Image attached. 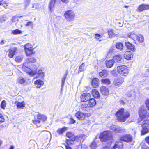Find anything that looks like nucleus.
I'll list each match as a JSON object with an SVG mask.
<instances>
[{
	"mask_svg": "<svg viewBox=\"0 0 149 149\" xmlns=\"http://www.w3.org/2000/svg\"><path fill=\"white\" fill-rule=\"evenodd\" d=\"M116 47L117 49L120 50H122L123 48V45L121 43H118L116 44Z\"/></svg>",
	"mask_w": 149,
	"mask_h": 149,
	"instance_id": "42",
	"label": "nucleus"
},
{
	"mask_svg": "<svg viewBox=\"0 0 149 149\" xmlns=\"http://www.w3.org/2000/svg\"><path fill=\"white\" fill-rule=\"evenodd\" d=\"M4 4H6L5 3V2L3 0H0V5H3Z\"/></svg>",
	"mask_w": 149,
	"mask_h": 149,
	"instance_id": "60",
	"label": "nucleus"
},
{
	"mask_svg": "<svg viewBox=\"0 0 149 149\" xmlns=\"http://www.w3.org/2000/svg\"><path fill=\"white\" fill-rule=\"evenodd\" d=\"M91 95L88 93H83L81 96V100L82 102H86L90 99Z\"/></svg>",
	"mask_w": 149,
	"mask_h": 149,
	"instance_id": "9",
	"label": "nucleus"
},
{
	"mask_svg": "<svg viewBox=\"0 0 149 149\" xmlns=\"http://www.w3.org/2000/svg\"><path fill=\"white\" fill-rule=\"evenodd\" d=\"M25 52L27 56H29L30 55H32L33 54H34L35 52L34 50L33 49L30 50L25 49Z\"/></svg>",
	"mask_w": 149,
	"mask_h": 149,
	"instance_id": "32",
	"label": "nucleus"
},
{
	"mask_svg": "<svg viewBox=\"0 0 149 149\" xmlns=\"http://www.w3.org/2000/svg\"><path fill=\"white\" fill-rule=\"evenodd\" d=\"M100 91L101 93L105 96L109 94V91L108 88L105 86H102L100 88Z\"/></svg>",
	"mask_w": 149,
	"mask_h": 149,
	"instance_id": "13",
	"label": "nucleus"
},
{
	"mask_svg": "<svg viewBox=\"0 0 149 149\" xmlns=\"http://www.w3.org/2000/svg\"><path fill=\"white\" fill-rule=\"evenodd\" d=\"M17 82L18 83L24 85H25L27 84L26 80L22 77H19L17 79Z\"/></svg>",
	"mask_w": 149,
	"mask_h": 149,
	"instance_id": "20",
	"label": "nucleus"
},
{
	"mask_svg": "<svg viewBox=\"0 0 149 149\" xmlns=\"http://www.w3.org/2000/svg\"><path fill=\"white\" fill-rule=\"evenodd\" d=\"M67 128L66 127H64L62 128H59L57 130V133L61 134H63L65 131H66Z\"/></svg>",
	"mask_w": 149,
	"mask_h": 149,
	"instance_id": "34",
	"label": "nucleus"
},
{
	"mask_svg": "<svg viewBox=\"0 0 149 149\" xmlns=\"http://www.w3.org/2000/svg\"><path fill=\"white\" fill-rule=\"evenodd\" d=\"M132 139L131 135L125 134L121 137L120 140H132Z\"/></svg>",
	"mask_w": 149,
	"mask_h": 149,
	"instance_id": "30",
	"label": "nucleus"
},
{
	"mask_svg": "<svg viewBox=\"0 0 149 149\" xmlns=\"http://www.w3.org/2000/svg\"><path fill=\"white\" fill-rule=\"evenodd\" d=\"M56 1V0H51V1L49 6V8L51 12L53 11L54 8L55 4Z\"/></svg>",
	"mask_w": 149,
	"mask_h": 149,
	"instance_id": "29",
	"label": "nucleus"
},
{
	"mask_svg": "<svg viewBox=\"0 0 149 149\" xmlns=\"http://www.w3.org/2000/svg\"><path fill=\"white\" fill-rule=\"evenodd\" d=\"M114 49L113 48H111L109 50V53H111L112 52H113V51Z\"/></svg>",
	"mask_w": 149,
	"mask_h": 149,
	"instance_id": "62",
	"label": "nucleus"
},
{
	"mask_svg": "<svg viewBox=\"0 0 149 149\" xmlns=\"http://www.w3.org/2000/svg\"><path fill=\"white\" fill-rule=\"evenodd\" d=\"M92 94L95 98H98L100 97V94L96 89H93L92 91Z\"/></svg>",
	"mask_w": 149,
	"mask_h": 149,
	"instance_id": "23",
	"label": "nucleus"
},
{
	"mask_svg": "<svg viewBox=\"0 0 149 149\" xmlns=\"http://www.w3.org/2000/svg\"><path fill=\"white\" fill-rule=\"evenodd\" d=\"M75 122V121L72 118H70V123L71 124H74Z\"/></svg>",
	"mask_w": 149,
	"mask_h": 149,
	"instance_id": "59",
	"label": "nucleus"
},
{
	"mask_svg": "<svg viewBox=\"0 0 149 149\" xmlns=\"http://www.w3.org/2000/svg\"><path fill=\"white\" fill-rule=\"evenodd\" d=\"M9 149H14V147L13 146H10Z\"/></svg>",
	"mask_w": 149,
	"mask_h": 149,
	"instance_id": "63",
	"label": "nucleus"
},
{
	"mask_svg": "<svg viewBox=\"0 0 149 149\" xmlns=\"http://www.w3.org/2000/svg\"><path fill=\"white\" fill-rule=\"evenodd\" d=\"M17 49L16 47L13 48L9 49V52L8 56L10 58H12L15 55V52L16 51Z\"/></svg>",
	"mask_w": 149,
	"mask_h": 149,
	"instance_id": "16",
	"label": "nucleus"
},
{
	"mask_svg": "<svg viewBox=\"0 0 149 149\" xmlns=\"http://www.w3.org/2000/svg\"><path fill=\"white\" fill-rule=\"evenodd\" d=\"M89 107L88 104L86 103L82 104L81 106V108L82 110L84 111L86 110Z\"/></svg>",
	"mask_w": 149,
	"mask_h": 149,
	"instance_id": "45",
	"label": "nucleus"
},
{
	"mask_svg": "<svg viewBox=\"0 0 149 149\" xmlns=\"http://www.w3.org/2000/svg\"><path fill=\"white\" fill-rule=\"evenodd\" d=\"M45 139L51 140V135L50 132L48 131H46L45 134Z\"/></svg>",
	"mask_w": 149,
	"mask_h": 149,
	"instance_id": "36",
	"label": "nucleus"
},
{
	"mask_svg": "<svg viewBox=\"0 0 149 149\" xmlns=\"http://www.w3.org/2000/svg\"><path fill=\"white\" fill-rule=\"evenodd\" d=\"M74 141V140H66V142L67 143V145L65 146V149H72V148L69 146H71L73 144Z\"/></svg>",
	"mask_w": 149,
	"mask_h": 149,
	"instance_id": "25",
	"label": "nucleus"
},
{
	"mask_svg": "<svg viewBox=\"0 0 149 149\" xmlns=\"http://www.w3.org/2000/svg\"><path fill=\"white\" fill-rule=\"evenodd\" d=\"M139 116L142 120L149 116V113L146 112V108L143 106L139 108Z\"/></svg>",
	"mask_w": 149,
	"mask_h": 149,
	"instance_id": "8",
	"label": "nucleus"
},
{
	"mask_svg": "<svg viewBox=\"0 0 149 149\" xmlns=\"http://www.w3.org/2000/svg\"><path fill=\"white\" fill-rule=\"evenodd\" d=\"M98 79L96 78L93 79L92 81V85L94 88L97 87L99 85Z\"/></svg>",
	"mask_w": 149,
	"mask_h": 149,
	"instance_id": "26",
	"label": "nucleus"
},
{
	"mask_svg": "<svg viewBox=\"0 0 149 149\" xmlns=\"http://www.w3.org/2000/svg\"><path fill=\"white\" fill-rule=\"evenodd\" d=\"M141 149H149V147L145 144H142Z\"/></svg>",
	"mask_w": 149,
	"mask_h": 149,
	"instance_id": "53",
	"label": "nucleus"
},
{
	"mask_svg": "<svg viewBox=\"0 0 149 149\" xmlns=\"http://www.w3.org/2000/svg\"><path fill=\"white\" fill-rule=\"evenodd\" d=\"M88 104L89 105V107H93L96 104V102L95 99L93 98H90L88 101Z\"/></svg>",
	"mask_w": 149,
	"mask_h": 149,
	"instance_id": "17",
	"label": "nucleus"
},
{
	"mask_svg": "<svg viewBox=\"0 0 149 149\" xmlns=\"http://www.w3.org/2000/svg\"><path fill=\"white\" fill-rule=\"evenodd\" d=\"M5 21V17L3 16L0 17V23H2Z\"/></svg>",
	"mask_w": 149,
	"mask_h": 149,
	"instance_id": "55",
	"label": "nucleus"
},
{
	"mask_svg": "<svg viewBox=\"0 0 149 149\" xmlns=\"http://www.w3.org/2000/svg\"><path fill=\"white\" fill-rule=\"evenodd\" d=\"M25 50V49L30 50L33 49V46L31 44L29 43L25 45L24 47Z\"/></svg>",
	"mask_w": 149,
	"mask_h": 149,
	"instance_id": "41",
	"label": "nucleus"
},
{
	"mask_svg": "<svg viewBox=\"0 0 149 149\" xmlns=\"http://www.w3.org/2000/svg\"><path fill=\"white\" fill-rule=\"evenodd\" d=\"M128 37L134 41L137 40L138 39V36L133 33H130L128 34Z\"/></svg>",
	"mask_w": 149,
	"mask_h": 149,
	"instance_id": "24",
	"label": "nucleus"
},
{
	"mask_svg": "<svg viewBox=\"0 0 149 149\" xmlns=\"http://www.w3.org/2000/svg\"><path fill=\"white\" fill-rule=\"evenodd\" d=\"M112 130L114 132L116 133L124 131V129H122L120 127H116L115 125L112 127Z\"/></svg>",
	"mask_w": 149,
	"mask_h": 149,
	"instance_id": "28",
	"label": "nucleus"
},
{
	"mask_svg": "<svg viewBox=\"0 0 149 149\" xmlns=\"http://www.w3.org/2000/svg\"><path fill=\"white\" fill-rule=\"evenodd\" d=\"M4 120L3 116L1 114H0V123L4 122Z\"/></svg>",
	"mask_w": 149,
	"mask_h": 149,
	"instance_id": "56",
	"label": "nucleus"
},
{
	"mask_svg": "<svg viewBox=\"0 0 149 149\" xmlns=\"http://www.w3.org/2000/svg\"><path fill=\"white\" fill-rule=\"evenodd\" d=\"M112 138V132L109 131H105L101 133L100 135H97L95 139H98L100 140H111Z\"/></svg>",
	"mask_w": 149,
	"mask_h": 149,
	"instance_id": "3",
	"label": "nucleus"
},
{
	"mask_svg": "<svg viewBox=\"0 0 149 149\" xmlns=\"http://www.w3.org/2000/svg\"><path fill=\"white\" fill-rule=\"evenodd\" d=\"M36 70L37 71V73L36 74H37V75L36 77H35L33 78V79H36L37 78L40 77H43L45 76V73L43 72L41 70H39L38 71Z\"/></svg>",
	"mask_w": 149,
	"mask_h": 149,
	"instance_id": "21",
	"label": "nucleus"
},
{
	"mask_svg": "<svg viewBox=\"0 0 149 149\" xmlns=\"http://www.w3.org/2000/svg\"><path fill=\"white\" fill-rule=\"evenodd\" d=\"M114 61L113 60H110L107 61L106 62V65L108 68H110L112 67L114 64Z\"/></svg>",
	"mask_w": 149,
	"mask_h": 149,
	"instance_id": "31",
	"label": "nucleus"
},
{
	"mask_svg": "<svg viewBox=\"0 0 149 149\" xmlns=\"http://www.w3.org/2000/svg\"><path fill=\"white\" fill-rule=\"evenodd\" d=\"M36 61V59L34 57H31L29 58L26 61V62L23 64L22 68L31 77L34 76L37 72L36 70L38 69L37 66H35L34 68H29V63H33Z\"/></svg>",
	"mask_w": 149,
	"mask_h": 149,
	"instance_id": "1",
	"label": "nucleus"
},
{
	"mask_svg": "<svg viewBox=\"0 0 149 149\" xmlns=\"http://www.w3.org/2000/svg\"><path fill=\"white\" fill-rule=\"evenodd\" d=\"M11 33L14 35L20 34L22 33V31L19 29H16L12 31Z\"/></svg>",
	"mask_w": 149,
	"mask_h": 149,
	"instance_id": "39",
	"label": "nucleus"
},
{
	"mask_svg": "<svg viewBox=\"0 0 149 149\" xmlns=\"http://www.w3.org/2000/svg\"><path fill=\"white\" fill-rule=\"evenodd\" d=\"M23 58V55L18 56L16 57L15 61L17 62H20L22 61Z\"/></svg>",
	"mask_w": 149,
	"mask_h": 149,
	"instance_id": "43",
	"label": "nucleus"
},
{
	"mask_svg": "<svg viewBox=\"0 0 149 149\" xmlns=\"http://www.w3.org/2000/svg\"><path fill=\"white\" fill-rule=\"evenodd\" d=\"M108 72L105 70H103L101 72L99 73V75L100 76H106L108 75Z\"/></svg>",
	"mask_w": 149,
	"mask_h": 149,
	"instance_id": "38",
	"label": "nucleus"
},
{
	"mask_svg": "<svg viewBox=\"0 0 149 149\" xmlns=\"http://www.w3.org/2000/svg\"><path fill=\"white\" fill-rule=\"evenodd\" d=\"M34 84L36 85H37V88H40L43 85L44 83L42 81L39 79L35 81Z\"/></svg>",
	"mask_w": 149,
	"mask_h": 149,
	"instance_id": "27",
	"label": "nucleus"
},
{
	"mask_svg": "<svg viewBox=\"0 0 149 149\" xmlns=\"http://www.w3.org/2000/svg\"><path fill=\"white\" fill-rule=\"evenodd\" d=\"M40 8L39 5L38 3H35L33 4L32 8V10L38 9Z\"/></svg>",
	"mask_w": 149,
	"mask_h": 149,
	"instance_id": "48",
	"label": "nucleus"
},
{
	"mask_svg": "<svg viewBox=\"0 0 149 149\" xmlns=\"http://www.w3.org/2000/svg\"><path fill=\"white\" fill-rule=\"evenodd\" d=\"M90 148L92 149H96L97 147V145L93 140L90 146Z\"/></svg>",
	"mask_w": 149,
	"mask_h": 149,
	"instance_id": "40",
	"label": "nucleus"
},
{
	"mask_svg": "<svg viewBox=\"0 0 149 149\" xmlns=\"http://www.w3.org/2000/svg\"><path fill=\"white\" fill-rule=\"evenodd\" d=\"M118 72L122 75H126L129 72L127 67L125 65L118 66L117 67Z\"/></svg>",
	"mask_w": 149,
	"mask_h": 149,
	"instance_id": "7",
	"label": "nucleus"
},
{
	"mask_svg": "<svg viewBox=\"0 0 149 149\" xmlns=\"http://www.w3.org/2000/svg\"><path fill=\"white\" fill-rule=\"evenodd\" d=\"M95 38L97 39V40L99 41H101V38H102V36L100 34H96L95 35Z\"/></svg>",
	"mask_w": 149,
	"mask_h": 149,
	"instance_id": "50",
	"label": "nucleus"
},
{
	"mask_svg": "<svg viewBox=\"0 0 149 149\" xmlns=\"http://www.w3.org/2000/svg\"><path fill=\"white\" fill-rule=\"evenodd\" d=\"M6 102L5 100L3 101L1 104V107L2 108L4 109L6 107Z\"/></svg>",
	"mask_w": 149,
	"mask_h": 149,
	"instance_id": "51",
	"label": "nucleus"
},
{
	"mask_svg": "<svg viewBox=\"0 0 149 149\" xmlns=\"http://www.w3.org/2000/svg\"><path fill=\"white\" fill-rule=\"evenodd\" d=\"M47 119V117L45 115H42V117L41 118V120L43 121H45Z\"/></svg>",
	"mask_w": 149,
	"mask_h": 149,
	"instance_id": "58",
	"label": "nucleus"
},
{
	"mask_svg": "<svg viewBox=\"0 0 149 149\" xmlns=\"http://www.w3.org/2000/svg\"><path fill=\"white\" fill-rule=\"evenodd\" d=\"M42 117V115L38 113L37 115V119L33 121V123L34 124L37 125L38 127H40V125H38V124L40 123V120H41V118Z\"/></svg>",
	"mask_w": 149,
	"mask_h": 149,
	"instance_id": "22",
	"label": "nucleus"
},
{
	"mask_svg": "<svg viewBox=\"0 0 149 149\" xmlns=\"http://www.w3.org/2000/svg\"><path fill=\"white\" fill-rule=\"evenodd\" d=\"M85 65L82 63L79 67V72L83 71L85 70Z\"/></svg>",
	"mask_w": 149,
	"mask_h": 149,
	"instance_id": "46",
	"label": "nucleus"
},
{
	"mask_svg": "<svg viewBox=\"0 0 149 149\" xmlns=\"http://www.w3.org/2000/svg\"><path fill=\"white\" fill-rule=\"evenodd\" d=\"M66 136L67 137L72 140V139H74V140H77L78 139L79 140L81 139H85L86 136L84 134H80L79 135L74 136V135L72 133L68 132H67L66 134Z\"/></svg>",
	"mask_w": 149,
	"mask_h": 149,
	"instance_id": "6",
	"label": "nucleus"
},
{
	"mask_svg": "<svg viewBox=\"0 0 149 149\" xmlns=\"http://www.w3.org/2000/svg\"><path fill=\"white\" fill-rule=\"evenodd\" d=\"M122 58L121 56L120 55H117L114 56L113 57V60L114 62H118L121 60Z\"/></svg>",
	"mask_w": 149,
	"mask_h": 149,
	"instance_id": "35",
	"label": "nucleus"
},
{
	"mask_svg": "<svg viewBox=\"0 0 149 149\" xmlns=\"http://www.w3.org/2000/svg\"><path fill=\"white\" fill-rule=\"evenodd\" d=\"M4 41L3 40H2L1 42H0V44L1 45H3V44H4Z\"/></svg>",
	"mask_w": 149,
	"mask_h": 149,
	"instance_id": "64",
	"label": "nucleus"
},
{
	"mask_svg": "<svg viewBox=\"0 0 149 149\" xmlns=\"http://www.w3.org/2000/svg\"><path fill=\"white\" fill-rule=\"evenodd\" d=\"M64 16L67 21L71 22L74 20L75 14L74 11L72 10L66 11L64 13Z\"/></svg>",
	"mask_w": 149,
	"mask_h": 149,
	"instance_id": "4",
	"label": "nucleus"
},
{
	"mask_svg": "<svg viewBox=\"0 0 149 149\" xmlns=\"http://www.w3.org/2000/svg\"><path fill=\"white\" fill-rule=\"evenodd\" d=\"M86 114L80 112H77L75 115V116L80 120H84Z\"/></svg>",
	"mask_w": 149,
	"mask_h": 149,
	"instance_id": "11",
	"label": "nucleus"
},
{
	"mask_svg": "<svg viewBox=\"0 0 149 149\" xmlns=\"http://www.w3.org/2000/svg\"><path fill=\"white\" fill-rule=\"evenodd\" d=\"M33 22L32 21H29L26 24V26H30L31 27H33Z\"/></svg>",
	"mask_w": 149,
	"mask_h": 149,
	"instance_id": "52",
	"label": "nucleus"
},
{
	"mask_svg": "<svg viewBox=\"0 0 149 149\" xmlns=\"http://www.w3.org/2000/svg\"><path fill=\"white\" fill-rule=\"evenodd\" d=\"M133 93V91H129L126 93V95L128 97H130L132 95Z\"/></svg>",
	"mask_w": 149,
	"mask_h": 149,
	"instance_id": "54",
	"label": "nucleus"
},
{
	"mask_svg": "<svg viewBox=\"0 0 149 149\" xmlns=\"http://www.w3.org/2000/svg\"><path fill=\"white\" fill-rule=\"evenodd\" d=\"M125 44L127 48L133 51H134L135 50V47L133 45L128 42H125Z\"/></svg>",
	"mask_w": 149,
	"mask_h": 149,
	"instance_id": "19",
	"label": "nucleus"
},
{
	"mask_svg": "<svg viewBox=\"0 0 149 149\" xmlns=\"http://www.w3.org/2000/svg\"><path fill=\"white\" fill-rule=\"evenodd\" d=\"M30 3V0H25L24 2V9H26V8L29 4Z\"/></svg>",
	"mask_w": 149,
	"mask_h": 149,
	"instance_id": "47",
	"label": "nucleus"
},
{
	"mask_svg": "<svg viewBox=\"0 0 149 149\" xmlns=\"http://www.w3.org/2000/svg\"><path fill=\"white\" fill-rule=\"evenodd\" d=\"M15 104L18 109H23L25 105V103L24 101L20 102L18 101H16L15 102Z\"/></svg>",
	"mask_w": 149,
	"mask_h": 149,
	"instance_id": "18",
	"label": "nucleus"
},
{
	"mask_svg": "<svg viewBox=\"0 0 149 149\" xmlns=\"http://www.w3.org/2000/svg\"><path fill=\"white\" fill-rule=\"evenodd\" d=\"M108 33L109 38H111L114 37L116 34L114 33L113 30L110 29L108 31Z\"/></svg>",
	"mask_w": 149,
	"mask_h": 149,
	"instance_id": "37",
	"label": "nucleus"
},
{
	"mask_svg": "<svg viewBox=\"0 0 149 149\" xmlns=\"http://www.w3.org/2000/svg\"><path fill=\"white\" fill-rule=\"evenodd\" d=\"M149 8V5L142 4L138 7L137 10L139 11H142Z\"/></svg>",
	"mask_w": 149,
	"mask_h": 149,
	"instance_id": "14",
	"label": "nucleus"
},
{
	"mask_svg": "<svg viewBox=\"0 0 149 149\" xmlns=\"http://www.w3.org/2000/svg\"><path fill=\"white\" fill-rule=\"evenodd\" d=\"M68 74V72L67 71L66 73L64 74V77L62 79V84L61 85V90L63 89V88L64 86L65 82L66 79V78Z\"/></svg>",
	"mask_w": 149,
	"mask_h": 149,
	"instance_id": "33",
	"label": "nucleus"
},
{
	"mask_svg": "<svg viewBox=\"0 0 149 149\" xmlns=\"http://www.w3.org/2000/svg\"><path fill=\"white\" fill-rule=\"evenodd\" d=\"M124 57L127 60H130L133 57V55L132 53L130 51H126L124 55Z\"/></svg>",
	"mask_w": 149,
	"mask_h": 149,
	"instance_id": "15",
	"label": "nucleus"
},
{
	"mask_svg": "<svg viewBox=\"0 0 149 149\" xmlns=\"http://www.w3.org/2000/svg\"><path fill=\"white\" fill-rule=\"evenodd\" d=\"M145 104L148 109L149 110V99L146 100Z\"/></svg>",
	"mask_w": 149,
	"mask_h": 149,
	"instance_id": "57",
	"label": "nucleus"
},
{
	"mask_svg": "<svg viewBox=\"0 0 149 149\" xmlns=\"http://www.w3.org/2000/svg\"><path fill=\"white\" fill-rule=\"evenodd\" d=\"M142 129L141 131L142 135H144L149 132V119L143 121L142 125Z\"/></svg>",
	"mask_w": 149,
	"mask_h": 149,
	"instance_id": "5",
	"label": "nucleus"
},
{
	"mask_svg": "<svg viewBox=\"0 0 149 149\" xmlns=\"http://www.w3.org/2000/svg\"><path fill=\"white\" fill-rule=\"evenodd\" d=\"M62 1L63 3H67L68 2V0H61Z\"/></svg>",
	"mask_w": 149,
	"mask_h": 149,
	"instance_id": "61",
	"label": "nucleus"
},
{
	"mask_svg": "<svg viewBox=\"0 0 149 149\" xmlns=\"http://www.w3.org/2000/svg\"><path fill=\"white\" fill-rule=\"evenodd\" d=\"M124 110L121 108L116 113L117 119L119 122H124L130 116L129 113L126 112L124 113Z\"/></svg>",
	"mask_w": 149,
	"mask_h": 149,
	"instance_id": "2",
	"label": "nucleus"
},
{
	"mask_svg": "<svg viewBox=\"0 0 149 149\" xmlns=\"http://www.w3.org/2000/svg\"><path fill=\"white\" fill-rule=\"evenodd\" d=\"M138 36V39L137 40H138L141 43L143 42L144 40L143 37L140 35H139V36Z\"/></svg>",
	"mask_w": 149,
	"mask_h": 149,
	"instance_id": "49",
	"label": "nucleus"
},
{
	"mask_svg": "<svg viewBox=\"0 0 149 149\" xmlns=\"http://www.w3.org/2000/svg\"><path fill=\"white\" fill-rule=\"evenodd\" d=\"M101 81L104 84H109L110 83L109 79L108 78L102 79L101 80Z\"/></svg>",
	"mask_w": 149,
	"mask_h": 149,
	"instance_id": "44",
	"label": "nucleus"
},
{
	"mask_svg": "<svg viewBox=\"0 0 149 149\" xmlns=\"http://www.w3.org/2000/svg\"><path fill=\"white\" fill-rule=\"evenodd\" d=\"M123 144L121 141L116 142L112 148V149H122Z\"/></svg>",
	"mask_w": 149,
	"mask_h": 149,
	"instance_id": "12",
	"label": "nucleus"
},
{
	"mask_svg": "<svg viewBox=\"0 0 149 149\" xmlns=\"http://www.w3.org/2000/svg\"><path fill=\"white\" fill-rule=\"evenodd\" d=\"M124 81V79L121 77L116 78L113 82L114 85L116 86H120Z\"/></svg>",
	"mask_w": 149,
	"mask_h": 149,
	"instance_id": "10",
	"label": "nucleus"
}]
</instances>
